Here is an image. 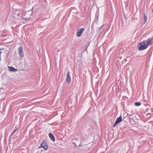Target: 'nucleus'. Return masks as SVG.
Returning a JSON list of instances; mask_svg holds the SVG:
<instances>
[{"instance_id": "1", "label": "nucleus", "mask_w": 153, "mask_h": 153, "mask_svg": "<svg viewBox=\"0 0 153 153\" xmlns=\"http://www.w3.org/2000/svg\"><path fill=\"white\" fill-rule=\"evenodd\" d=\"M152 40L153 39L149 38L147 40L140 43L138 45L139 50L142 51L146 49L149 45L152 44Z\"/></svg>"}, {"instance_id": "2", "label": "nucleus", "mask_w": 153, "mask_h": 153, "mask_svg": "<svg viewBox=\"0 0 153 153\" xmlns=\"http://www.w3.org/2000/svg\"><path fill=\"white\" fill-rule=\"evenodd\" d=\"M42 147L45 150H47L48 148V146L47 143L43 141L41 144V146L39 147V148H40Z\"/></svg>"}, {"instance_id": "3", "label": "nucleus", "mask_w": 153, "mask_h": 153, "mask_svg": "<svg viewBox=\"0 0 153 153\" xmlns=\"http://www.w3.org/2000/svg\"><path fill=\"white\" fill-rule=\"evenodd\" d=\"M84 30V29L82 28H81L78 29L76 33V36L79 37H80Z\"/></svg>"}, {"instance_id": "4", "label": "nucleus", "mask_w": 153, "mask_h": 153, "mask_svg": "<svg viewBox=\"0 0 153 153\" xmlns=\"http://www.w3.org/2000/svg\"><path fill=\"white\" fill-rule=\"evenodd\" d=\"M122 120V118L121 116H120L119 117H118L116 119V120L114 124L113 127H115Z\"/></svg>"}, {"instance_id": "5", "label": "nucleus", "mask_w": 153, "mask_h": 153, "mask_svg": "<svg viewBox=\"0 0 153 153\" xmlns=\"http://www.w3.org/2000/svg\"><path fill=\"white\" fill-rule=\"evenodd\" d=\"M70 72L69 71H68V72L67 73V77H66V81L68 83L70 82L71 80V78L70 76Z\"/></svg>"}, {"instance_id": "6", "label": "nucleus", "mask_w": 153, "mask_h": 153, "mask_svg": "<svg viewBox=\"0 0 153 153\" xmlns=\"http://www.w3.org/2000/svg\"><path fill=\"white\" fill-rule=\"evenodd\" d=\"M19 52L21 57L23 56V51L22 50V47H20L18 49Z\"/></svg>"}, {"instance_id": "7", "label": "nucleus", "mask_w": 153, "mask_h": 153, "mask_svg": "<svg viewBox=\"0 0 153 153\" xmlns=\"http://www.w3.org/2000/svg\"><path fill=\"white\" fill-rule=\"evenodd\" d=\"M49 136L50 138L53 141H55V139L53 135L51 133H50L49 134Z\"/></svg>"}, {"instance_id": "8", "label": "nucleus", "mask_w": 153, "mask_h": 153, "mask_svg": "<svg viewBox=\"0 0 153 153\" xmlns=\"http://www.w3.org/2000/svg\"><path fill=\"white\" fill-rule=\"evenodd\" d=\"M8 67L9 68V70L10 71H17L16 69L13 68L12 67H10L9 66H8Z\"/></svg>"}, {"instance_id": "9", "label": "nucleus", "mask_w": 153, "mask_h": 153, "mask_svg": "<svg viewBox=\"0 0 153 153\" xmlns=\"http://www.w3.org/2000/svg\"><path fill=\"white\" fill-rule=\"evenodd\" d=\"M147 19V18L146 15L144 14V22L145 23L146 22Z\"/></svg>"}, {"instance_id": "10", "label": "nucleus", "mask_w": 153, "mask_h": 153, "mask_svg": "<svg viewBox=\"0 0 153 153\" xmlns=\"http://www.w3.org/2000/svg\"><path fill=\"white\" fill-rule=\"evenodd\" d=\"M18 130V128L17 127H15V129H14L13 132L11 134V135L12 136L15 133V132Z\"/></svg>"}, {"instance_id": "11", "label": "nucleus", "mask_w": 153, "mask_h": 153, "mask_svg": "<svg viewBox=\"0 0 153 153\" xmlns=\"http://www.w3.org/2000/svg\"><path fill=\"white\" fill-rule=\"evenodd\" d=\"M141 104V103L139 102H136L135 103V105L136 106H139Z\"/></svg>"}, {"instance_id": "12", "label": "nucleus", "mask_w": 153, "mask_h": 153, "mask_svg": "<svg viewBox=\"0 0 153 153\" xmlns=\"http://www.w3.org/2000/svg\"><path fill=\"white\" fill-rule=\"evenodd\" d=\"M23 19L25 20L26 21H27V20H29V19H27V18H23Z\"/></svg>"}, {"instance_id": "13", "label": "nucleus", "mask_w": 153, "mask_h": 153, "mask_svg": "<svg viewBox=\"0 0 153 153\" xmlns=\"http://www.w3.org/2000/svg\"><path fill=\"white\" fill-rule=\"evenodd\" d=\"M2 52L1 51H0V61L1 60V53Z\"/></svg>"}, {"instance_id": "14", "label": "nucleus", "mask_w": 153, "mask_h": 153, "mask_svg": "<svg viewBox=\"0 0 153 153\" xmlns=\"http://www.w3.org/2000/svg\"><path fill=\"white\" fill-rule=\"evenodd\" d=\"M18 16H20V14L19 13H18Z\"/></svg>"}, {"instance_id": "15", "label": "nucleus", "mask_w": 153, "mask_h": 153, "mask_svg": "<svg viewBox=\"0 0 153 153\" xmlns=\"http://www.w3.org/2000/svg\"><path fill=\"white\" fill-rule=\"evenodd\" d=\"M152 12L153 13V10H152Z\"/></svg>"}]
</instances>
